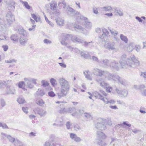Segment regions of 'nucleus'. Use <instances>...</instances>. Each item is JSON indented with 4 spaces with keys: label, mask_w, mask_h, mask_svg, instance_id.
<instances>
[{
    "label": "nucleus",
    "mask_w": 146,
    "mask_h": 146,
    "mask_svg": "<svg viewBox=\"0 0 146 146\" xmlns=\"http://www.w3.org/2000/svg\"><path fill=\"white\" fill-rule=\"evenodd\" d=\"M130 58L127 57L125 54H123L121 57V59L119 61V63L114 60L111 62L110 67L118 70L119 68H128L129 67L135 68L139 65V61L133 56Z\"/></svg>",
    "instance_id": "nucleus-1"
},
{
    "label": "nucleus",
    "mask_w": 146,
    "mask_h": 146,
    "mask_svg": "<svg viewBox=\"0 0 146 146\" xmlns=\"http://www.w3.org/2000/svg\"><path fill=\"white\" fill-rule=\"evenodd\" d=\"M15 21L14 16L9 11L7 12L6 15V20L3 23L1 24V31L4 34L3 37L1 35V40H3L6 39V35L7 28L9 27L10 24Z\"/></svg>",
    "instance_id": "nucleus-2"
},
{
    "label": "nucleus",
    "mask_w": 146,
    "mask_h": 146,
    "mask_svg": "<svg viewBox=\"0 0 146 146\" xmlns=\"http://www.w3.org/2000/svg\"><path fill=\"white\" fill-rule=\"evenodd\" d=\"M71 40L74 42H78L81 43L83 45L86 47H87L88 46L92 47V42H87L82 40L79 38H78L75 36L71 35H66L62 39L61 42V43L63 45L66 46L67 44V40Z\"/></svg>",
    "instance_id": "nucleus-3"
},
{
    "label": "nucleus",
    "mask_w": 146,
    "mask_h": 146,
    "mask_svg": "<svg viewBox=\"0 0 146 146\" xmlns=\"http://www.w3.org/2000/svg\"><path fill=\"white\" fill-rule=\"evenodd\" d=\"M97 138L96 139L95 142L97 144L101 146H104L106 145V143L103 142L102 139H105L106 136L104 133L100 131H97Z\"/></svg>",
    "instance_id": "nucleus-4"
},
{
    "label": "nucleus",
    "mask_w": 146,
    "mask_h": 146,
    "mask_svg": "<svg viewBox=\"0 0 146 146\" xmlns=\"http://www.w3.org/2000/svg\"><path fill=\"white\" fill-rule=\"evenodd\" d=\"M50 5V9L53 11L52 13L53 15H55L57 16H59L60 14V11L59 10L57 9V3L55 1H52L49 3Z\"/></svg>",
    "instance_id": "nucleus-5"
},
{
    "label": "nucleus",
    "mask_w": 146,
    "mask_h": 146,
    "mask_svg": "<svg viewBox=\"0 0 146 146\" xmlns=\"http://www.w3.org/2000/svg\"><path fill=\"white\" fill-rule=\"evenodd\" d=\"M58 82L60 86V88L69 90L70 86L68 82L64 78H59Z\"/></svg>",
    "instance_id": "nucleus-6"
},
{
    "label": "nucleus",
    "mask_w": 146,
    "mask_h": 146,
    "mask_svg": "<svg viewBox=\"0 0 146 146\" xmlns=\"http://www.w3.org/2000/svg\"><path fill=\"white\" fill-rule=\"evenodd\" d=\"M99 120L100 122H98L96 125L95 127L98 129H100L101 130H105L106 128V126L105 125V122L106 121V119L100 118Z\"/></svg>",
    "instance_id": "nucleus-7"
},
{
    "label": "nucleus",
    "mask_w": 146,
    "mask_h": 146,
    "mask_svg": "<svg viewBox=\"0 0 146 146\" xmlns=\"http://www.w3.org/2000/svg\"><path fill=\"white\" fill-rule=\"evenodd\" d=\"M1 135L3 138L7 137L9 140V141L14 144L15 146L17 145V143H19L20 142L18 139H15V138L12 137L10 135H8L3 133H1Z\"/></svg>",
    "instance_id": "nucleus-8"
},
{
    "label": "nucleus",
    "mask_w": 146,
    "mask_h": 146,
    "mask_svg": "<svg viewBox=\"0 0 146 146\" xmlns=\"http://www.w3.org/2000/svg\"><path fill=\"white\" fill-rule=\"evenodd\" d=\"M106 78H107L109 80H113L114 81L117 80V78H119V76L117 75H113L109 72L105 71V74L104 75Z\"/></svg>",
    "instance_id": "nucleus-9"
},
{
    "label": "nucleus",
    "mask_w": 146,
    "mask_h": 146,
    "mask_svg": "<svg viewBox=\"0 0 146 146\" xmlns=\"http://www.w3.org/2000/svg\"><path fill=\"white\" fill-rule=\"evenodd\" d=\"M67 9L68 14L71 16H77L80 14L79 12L75 11L69 6H68L67 7Z\"/></svg>",
    "instance_id": "nucleus-10"
},
{
    "label": "nucleus",
    "mask_w": 146,
    "mask_h": 146,
    "mask_svg": "<svg viewBox=\"0 0 146 146\" xmlns=\"http://www.w3.org/2000/svg\"><path fill=\"white\" fill-rule=\"evenodd\" d=\"M115 90L117 94L121 97H127L128 94V91L126 89L122 90L120 89L116 88Z\"/></svg>",
    "instance_id": "nucleus-11"
},
{
    "label": "nucleus",
    "mask_w": 146,
    "mask_h": 146,
    "mask_svg": "<svg viewBox=\"0 0 146 146\" xmlns=\"http://www.w3.org/2000/svg\"><path fill=\"white\" fill-rule=\"evenodd\" d=\"M69 90L60 88V91L58 93L57 95L59 99L61 98L66 96Z\"/></svg>",
    "instance_id": "nucleus-12"
},
{
    "label": "nucleus",
    "mask_w": 146,
    "mask_h": 146,
    "mask_svg": "<svg viewBox=\"0 0 146 146\" xmlns=\"http://www.w3.org/2000/svg\"><path fill=\"white\" fill-rule=\"evenodd\" d=\"M34 111L35 113H37L41 117L44 116L47 113L46 111L45 110L42 109H40L38 108H35L34 110Z\"/></svg>",
    "instance_id": "nucleus-13"
},
{
    "label": "nucleus",
    "mask_w": 146,
    "mask_h": 146,
    "mask_svg": "<svg viewBox=\"0 0 146 146\" xmlns=\"http://www.w3.org/2000/svg\"><path fill=\"white\" fill-rule=\"evenodd\" d=\"M4 85L5 86H7V88L6 90V93L8 94H15L14 92L15 89H11L9 87V86L7 84V82L6 81H4V83L1 82V86Z\"/></svg>",
    "instance_id": "nucleus-14"
},
{
    "label": "nucleus",
    "mask_w": 146,
    "mask_h": 146,
    "mask_svg": "<svg viewBox=\"0 0 146 146\" xmlns=\"http://www.w3.org/2000/svg\"><path fill=\"white\" fill-rule=\"evenodd\" d=\"M92 72L95 75L100 76L104 75L105 74V71H102L97 68L94 69L93 70Z\"/></svg>",
    "instance_id": "nucleus-15"
},
{
    "label": "nucleus",
    "mask_w": 146,
    "mask_h": 146,
    "mask_svg": "<svg viewBox=\"0 0 146 146\" xmlns=\"http://www.w3.org/2000/svg\"><path fill=\"white\" fill-rule=\"evenodd\" d=\"M104 47L110 51L113 50L115 49L114 44L113 43L109 42L106 44Z\"/></svg>",
    "instance_id": "nucleus-16"
},
{
    "label": "nucleus",
    "mask_w": 146,
    "mask_h": 146,
    "mask_svg": "<svg viewBox=\"0 0 146 146\" xmlns=\"http://www.w3.org/2000/svg\"><path fill=\"white\" fill-rule=\"evenodd\" d=\"M76 109L74 108H64L63 110H61L60 111L61 113H64L67 112L72 113L75 112H76Z\"/></svg>",
    "instance_id": "nucleus-17"
},
{
    "label": "nucleus",
    "mask_w": 146,
    "mask_h": 146,
    "mask_svg": "<svg viewBox=\"0 0 146 146\" xmlns=\"http://www.w3.org/2000/svg\"><path fill=\"white\" fill-rule=\"evenodd\" d=\"M24 80L25 81V86L28 88L30 89L33 88L34 86L31 83V82L29 78H24Z\"/></svg>",
    "instance_id": "nucleus-18"
},
{
    "label": "nucleus",
    "mask_w": 146,
    "mask_h": 146,
    "mask_svg": "<svg viewBox=\"0 0 146 146\" xmlns=\"http://www.w3.org/2000/svg\"><path fill=\"white\" fill-rule=\"evenodd\" d=\"M100 92L101 93V94L96 91H95L93 93L94 95V96L96 98L100 99L102 96V94L103 95L105 96H107V94L104 91L102 90H100Z\"/></svg>",
    "instance_id": "nucleus-19"
},
{
    "label": "nucleus",
    "mask_w": 146,
    "mask_h": 146,
    "mask_svg": "<svg viewBox=\"0 0 146 146\" xmlns=\"http://www.w3.org/2000/svg\"><path fill=\"white\" fill-rule=\"evenodd\" d=\"M15 2L13 0H11L8 4V8L9 10L13 11L15 9Z\"/></svg>",
    "instance_id": "nucleus-20"
},
{
    "label": "nucleus",
    "mask_w": 146,
    "mask_h": 146,
    "mask_svg": "<svg viewBox=\"0 0 146 146\" xmlns=\"http://www.w3.org/2000/svg\"><path fill=\"white\" fill-rule=\"evenodd\" d=\"M102 30L103 34L99 37L101 39H103L105 36H107L109 33L108 30L105 28L102 29Z\"/></svg>",
    "instance_id": "nucleus-21"
},
{
    "label": "nucleus",
    "mask_w": 146,
    "mask_h": 146,
    "mask_svg": "<svg viewBox=\"0 0 146 146\" xmlns=\"http://www.w3.org/2000/svg\"><path fill=\"white\" fill-rule=\"evenodd\" d=\"M80 55L82 57L86 59L89 58L90 57V55L88 52L86 51L81 52Z\"/></svg>",
    "instance_id": "nucleus-22"
},
{
    "label": "nucleus",
    "mask_w": 146,
    "mask_h": 146,
    "mask_svg": "<svg viewBox=\"0 0 146 146\" xmlns=\"http://www.w3.org/2000/svg\"><path fill=\"white\" fill-rule=\"evenodd\" d=\"M58 6L60 9H65L66 7V2L64 0H62L58 3Z\"/></svg>",
    "instance_id": "nucleus-23"
},
{
    "label": "nucleus",
    "mask_w": 146,
    "mask_h": 146,
    "mask_svg": "<svg viewBox=\"0 0 146 146\" xmlns=\"http://www.w3.org/2000/svg\"><path fill=\"white\" fill-rule=\"evenodd\" d=\"M19 34L23 35V36H27L28 35V33L23 28H20L18 29Z\"/></svg>",
    "instance_id": "nucleus-24"
},
{
    "label": "nucleus",
    "mask_w": 146,
    "mask_h": 146,
    "mask_svg": "<svg viewBox=\"0 0 146 146\" xmlns=\"http://www.w3.org/2000/svg\"><path fill=\"white\" fill-rule=\"evenodd\" d=\"M111 62H109L108 60L105 59L101 61L100 64H103L105 66H110Z\"/></svg>",
    "instance_id": "nucleus-25"
},
{
    "label": "nucleus",
    "mask_w": 146,
    "mask_h": 146,
    "mask_svg": "<svg viewBox=\"0 0 146 146\" xmlns=\"http://www.w3.org/2000/svg\"><path fill=\"white\" fill-rule=\"evenodd\" d=\"M11 39L14 41H17L19 39V36L18 35L16 34L12 35L10 37Z\"/></svg>",
    "instance_id": "nucleus-26"
},
{
    "label": "nucleus",
    "mask_w": 146,
    "mask_h": 146,
    "mask_svg": "<svg viewBox=\"0 0 146 146\" xmlns=\"http://www.w3.org/2000/svg\"><path fill=\"white\" fill-rule=\"evenodd\" d=\"M45 94V93L43 90L38 89L36 92V94L38 96H42Z\"/></svg>",
    "instance_id": "nucleus-27"
},
{
    "label": "nucleus",
    "mask_w": 146,
    "mask_h": 146,
    "mask_svg": "<svg viewBox=\"0 0 146 146\" xmlns=\"http://www.w3.org/2000/svg\"><path fill=\"white\" fill-rule=\"evenodd\" d=\"M74 29L76 31L82 32L84 31V29L81 26L76 25L74 26Z\"/></svg>",
    "instance_id": "nucleus-28"
},
{
    "label": "nucleus",
    "mask_w": 146,
    "mask_h": 146,
    "mask_svg": "<svg viewBox=\"0 0 146 146\" xmlns=\"http://www.w3.org/2000/svg\"><path fill=\"white\" fill-rule=\"evenodd\" d=\"M56 23L57 25L60 26H62L64 24V20L60 18H58L56 19Z\"/></svg>",
    "instance_id": "nucleus-29"
},
{
    "label": "nucleus",
    "mask_w": 146,
    "mask_h": 146,
    "mask_svg": "<svg viewBox=\"0 0 146 146\" xmlns=\"http://www.w3.org/2000/svg\"><path fill=\"white\" fill-rule=\"evenodd\" d=\"M134 43H130L127 47V50L128 52L132 51L134 48Z\"/></svg>",
    "instance_id": "nucleus-30"
},
{
    "label": "nucleus",
    "mask_w": 146,
    "mask_h": 146,
    "mask_svg": "<svg viewBox=\"0 0 146 146\" xmlns=\"http://www.w3.org/2000/svg\"><path fill=\"white\" fill-rule=\"evenodd\" d=\"M119 82L121 84L123 85H125L127 84V82L126 80L123 79L121 78L119 76V78H117Z\"/></svg>",
    "instance_id": "nucleus-31"
},
{
    "label": "nucleus",
    "mask_w": 146,
    "mask_h": 146,
    "mask_svg": "<svg viewBox=\"0 0 146 146\" xmlns=\"http://www.w3.org/2000/svg\"><path fill=\"white\" fill-rule=\"evenodd\" d=\"M109 30L111 33V34L114 36V37L115 39L117 40V38L116 36L118 34V32L114 29H109Z\"/></svg>",
    "instance_id": "nucleus-32"
},
{
    "label": "nucleus",
    "mask_w": 146,
    "mask_h": 146,
    "mask_svg": "<svg viewBox=\"0 0 146 146\" xmlns=\"http://www.w3.org/2000/svg\"><path fill=\"white\" fill-rule=\"evenodd\" d=\"M19 42L21 45L24 46L26 44L27 41L24 37H21L19 39Z\"/></svg>",
    "instance_id": "nucleus-33"
},
{
    "label": "nucleus",
    "mask_w": 146,
    "mask_h": 146,
    "mask_svg": "<svg viewBox=\"0 0 146 146\" xmlns=\"http://www.w3.org/2000/svg\"><path fill=\"white\" fill-rule=\"evenodd\" d=\"M84 74L86 78L87 79L91 80H92V78L90 75V74L88 73V70L85 71L84 72Z\"/></svg>",
    "instance_id": "nucleus-34"
},
{
    "label": "nucleus",
    "mask_w": 146,
    "mask_h": 146,
    "mask_svg": "<svg viewBox=\"0 0 146 146\" xmlns=\"http://www.w3.org/2000/svg\"><path fill=\"white\" fill-rule=\"evenodd\" d=\"M120 38L122 41H124L125 43H127V42L128 39L126 36H124L123 34H121L120 35Z\"/></svg>",
    "instance_id": "nucleus-35"
},
{
    "label": "nucleus",
    "mask_w": 146,
    "mask_h": 146,
    "mask_svg": "<svg viewBox=\"0 0 146 146\" xmlns=\"http://www.w3.org/2000/svg\"><path fill=\"white\" fill-rule=\"evenodd\" d=\"M21 2L27 9H31V7L29 5L27 2L23 1H21Z\"/></svg>",
    "instance_id": "nucleus-36"
},
{
    "label": "nucleus",
    "mask_w": 146,
    "mask_h": 146,
    "mask_svg": "<svg viewBox=\"0 0 146 146\" xmlns=\"http://www.w3.org/2000/svg\"><path fill=\"white\" fill-rule=\"evenodd\" d=\"M84 25L86 28H90L92 26V23L90 22H85Z\"/></svg>",
    "instance_id": "nucleus-37"
},
{
    "label": "nucleus",
    "mask_w": 146,
    "mask_h": 146,
    "mask_svg": "<svg viewBox=\"0 0 146 146\" xmlns=\"http://www.w3.org/2000/svg\"><path fill=\"white\" fill-rule=\"evenodd\" d=\"M84 114L85 117L87 119H92V117L90 113L85 112L84 113Z\"/></svg>",
    "instance_id": "nucleus-38"
},
{
    "label": "nucleus",
    "mask_w": 146,
    "mask_h": 146,
    "mask_svg": "<svg viewBox=\"0 0 146 146\" xmlns=\"http://www.w3.org/2000/svg\"><path fill=\"white\" fill-rule=\"evenodd\" d=\"M44 146H55L54 143L51 141H47L45 143Z\"/></svg>",
    "instance_id": "nucleus-39"
},
{
    "label": "nucleus",
    "mask_w": 146,
    "mask_h": 146,
    "mask_svg": "<svg viewBox=\"0 0 146 146\" xmlns=\"http://www.w3.org/2000/svg\"><path fill=\"white\" fill-rule=\"evenodd\" d=\"M36 102L37 104L40 106H42L44 103L43 101L41 99L36 100Z\"/></svg>",
    "instance_id": "nucleus-40"
},
{
    "label": "nucleus",
    "mask_w": 146,
    "mask_h": 146,
    "mask_svg": "<svg viewBox=\"0 0 146 146\" xmlns=\"http://www.w3.org/2000/svg\"><path fill=\"white\" fill-rule=\"evenodd\" d=\"M25 82L23 81H21L19 82L18 84V86L19 88L23 89H25V88L23 87V86H25Z\"/></svg>",
    "instance_id": "nucleus-41"
},
{
    "label": "nucleus",
    "mask_w": 146,
    "mask_h": 146,
    "mask_svg": "<svg viewBox=\"0 0 146 146\" xmlns=\"http://www.w3.org/2000/svg\"><path fill=\"white\" fill-rule=\"evenodd\" d=\"M17 101L19 104H22L25 102V100L23 98H19L17 99Z\"/></svg>",
    "instance_id": "nucleus-42"
},
{
    "label": "nucleus",
    "mask_w": 146,
    "mask_h": 146,
    "mask_svg": "<svg viewBox=\"0 0 146 146\" xmlns=\"http://www.w3.org/2000/svg\"><path fill=\"white\" fill-rule=\"evenodd\" d=\"M104 80H105L104 79L101 78H98L96 80V82L99 84L101 83H101L104 81Z\"/></svg>",
    "instance_id": "nucleus-43"
},
{
    "label": "nucleus",
    "mask_w": 146,
    "mask_h": 146,
    "mask_svg": "<svg viewBox=\"0 0 146 146\" xmlns=\"http://www.w3.org/2000/svg\"><path fill=\"white\" fill-rule=\"evenodd\" d=\"M92 59L93 61L97 62L99 64H100V63L101 62V61L99 60L98 58L95 56H92Z\"/></svg>",
    "instance_id": "nucleus-44"
},
{
    "label": "nucleus",
    "mask_w": 146,
    "mask_h": 146,
    "mask_svg": "<svg viewBox=\"0 0 146 146\" xmlns=\"http://www.w3.org/2000/svg\"><path fill=\"white\" fill-rule=\"evenodd\" d=\"M41 83L42 85L44 87L48 86L49 84V83L47 81L44 80H42L41 81Z\"/></svg>",
    "instance_id": "nucleus-45"
},
{
    "label": "nucleus",
    "mask_w": 146,
    "mask_h": 146,
    "mask_svg": "<svg viewBox=\"0 0 146 146\" xmlns=\"http://www.w3.org/2000/svg\"><path fill=\"white\" fill-rule=\"evenodd\" d=\"M100 99L102 100L106 104H108L109 100H108L106 98L102 96Z\"/></svg>",
    "instance_id": "nucleus-46"
},
{
    "label": "nucleus",
    "mask_w": 146,
    "mask_h": 146,
    "mask_svg": "<svg viewBox=\"0 0 146 146\" xmlns=\"http://www.w3.org/2000/svg\"><path fill=\"white\" fill-rule=\"evenodd\" d=\"M50 82L51 85L52 86H54L56 84L55 83L56 82V80L54 78H52L50 79Z\"/></svg>",
    "instance_id": "nucleus-47"
},
{
    "label": "nucleus",
    "mask_w": 146,
    "mask_h": 146,
    "mask_svg": "<svg viewBox=\"0 0 146 146\" xmlns=\"http://www.w3.org/2000/svg\"><path fill=\"white\" fill-rule=\"evenodd\" d=\"M100 86H101L102 87L104 88H105L106 87H107V86H108V84L105 83V82L104 81H103V82L101 83V84H100Z\"/></svg>",
    "instance_id": "nucleus-48"
},
{
    "label": "nucleus",
    "mask_w": 146,
    "mask_h": 146,
    "mask_svg": "<svg viewBox=\"0 0 146 146\" xmlns=\"http://www.w3.org/2000/svg\"><path fill=\"white\" fill-rule=\"evenodd\" d=\"M105 88L106 89L107 92L109 93L113 89L111 87L109 86V85L107 86V87H106Z\"/></svg>",
    "instance_id": "nucleus-49"
},
{
    "label": "nucleus",
    "mask_w": 146,
    "mask_h": 146,
    "mask_svg": "<svg viewBox=\"0 0 146 146\" xmlns=\"http://www.w3.org/2000/svg\"><path fill=\"white\" fill-rule=\"evenodd\" d=\"M29 79L30 81L33 83L34 84H35L36 85L37 84L36 83V79H34L33 78H29Z\"/></svg>",
    "instance_id": "nucleus-50"
},
{
    "label": "nucleus",
    "mask_w": 146,
    "mask_h": 146,
    "mask_svg": "<svg viewBox=\"0 0 146 146\" xmlns=\"http://www.w3.org/2000/svg\"><path fill=\"white\" fill-rule=\"evenodd\" d=\"M103 9L106 11H109L112 8L110 6H107L103 7Z\"/></svg>",
    "instance_id": "nucleus-51"
},
{
    "label": "nucleus",
    "mask_w": 146,
    "mask_h": 146,
    "mask_svg": "<svg viewBox=\"0 0 146 146\" xmlns=\"http://www.w3.org/2000/svg\"><path fill=\"white\" fill-rule=\"evenodd\" d=\"M1 127L3 129H8L9 127L5 123H1Z\"/></svg>",
    "instance_id": "nucleus-52"
},
{
    "label": "nucleus",
    "mask_w": 146,
    "mask_h": 146,
    "mask_svg": "<svg viewBox=\"0 0 146 146\" xmlns=\"http://www.w3.org/2000/svg\"><path fill=\"white\" fill-rule=\"evenodd\" d=\"M44 43L47 44H50L52 43V41L47 39H45L43 41Z\"/></svg>",
    "instance_id": "nucleus-53"
},
{
    "label": "nucleus",
    "mask_w": 146,
    "mask_h": 146,
    "mask_svg": "<svg viewBox=\"0 0 146 146\" xmlns=\"http://www.w3.org/2000/svg\"><path fill=\"white\" fill-rule=\"evenodd\" d=\"M74 141L76 142H78L81 141V139L80 137H78L77 135L75 137L74 139Z\"/></svg>",
    "instance_id": "nucleus-54"
},
{
    "label": "nucleus",
    "mask_w": 146,
    "mask_h": 146,
    "mask_svg": "<svg viewBox=\"0 0 146 146\" xmlns=\"http://www.w3.org/2000/svg\"><path fill=\"white\" fill-rule=\"evenodd\" d=\"M48 95L49 96L51 97H53L55 95V94L52 91L49 92L48 93Z\"/></svg>",
    "instance_id": "nucleus-55"
},
{
    "label": "nucleus",
    "mask_w": 146,
    "mask_h": 146,
    "mask_svg": "<svg viewBox=\"0 0 146 146\" xmlns=\"http://www.w3.org/2000/svg\"><path fill=\"white\" fill-rule=\"evenodd\" d=\"M1 105L2 107H4L6 103L4 100H1Z\"/></svg>",
    "instance_id": "nucleus-56"
},
{
    "label": "nucleus",
    "mask_w": 146,
    "mask_h": 146,
    "mask_svg": "<svg viewBox=\"0 0 146 146\" xmlns=\"http://www.w3.org/2000/svg\"><path fill=\"white\" fill-rule=\"evenodd\" d=\"M98 9L95 7H94L93 8V13L95 14H98V12L97 10Z\"/></svg>",
    "instance_id": "nucleus-57"
},
{
    "label": "nucleus",
    "mask_w": 146,
    "mask_h": 146,
    "mask_svg": "<svg viewBox=\"0 0 146 146\" xmlns=\"http://www.w3.org/2000/svg\"><path fill=\"white\" fill-rule=\"evenodd\" d=\"M64 124V122L62 119H60L59 120V122L58 125L60 126H62Z\"/></svg>",
    "instance_id": "nucleus-58"
},
{
    "label": "nucleus",
    "mask_w": 146,
    "mask_h": 146,
    "mask_svg": "<svg viewBox=\"0 0 146 146\" xmlns=\"http://www.w3.org/2000/svg\"><path fill=\"white\" fill-rule=\"evenodd\" d=\"M76 136V134L73 133H70V138L74 140L75 137Z\"/></svg>",
    "instance_id": "nucleus-59"
},
{
    "label": "nucleus",
    "mask_w": 146,
    "mask_h": 146,
    "mask_svg": "<svg viewBox=\"0 0 146 146\" xmlns=\"http://www.w3.org/2000/svg\"><path fill=\"white\" fill-rule=\"evenodd\" d=\"M74 128L75 130L78 131L80 130V127L77 124H75L74 125Z\"/></svg>",
    "instance_id": "nucleus-60"
},
{
    "label": "nucleus",
    "mask_w": 146,
    "mask_h": 146,
    "mask_svg": "<svg viewBox=\"0 0 146 146\" xmlns=\"http://www.w3.org/2000/svg\"><path fill=\"white\" fill-rule=\"evenodd\" d=\"M117 12L118 13V15L120 16H123V12L120 10H116Z\"/></svg>",
    "instance_id": "nucleus-61"
},
{
    "label": "nucleus",
    "mask_w": 146,
    "mask_h": 146,
    "mask_svg": "<svg viewBox=\"0 0 146 146\" xmlns=\"http://www.w3.org/2000/svg\"><path fill=\"white\" fill-rule=\"evenodd\" d=\"M135 49L136 50V51L138 52L140 51L141 49V46L139 45H136L135 46Z\"/></svg>",
    "instance_id": "nucleus-62"
},
{
    "label": "nucleus",
    "mask_w": 146,
    "mask_h": 146,
    "mask_svg": "<svg viewBox=\"0 0 146 146\" xmlns=\"http://www.w3.org/2000/svg\"><path fill=\"white\" fill-rule=\"evenodd\" d=\"M2 47L3 48L4 50L5 51H7V50L8 48V46L7 45H3L2 46Z\"/></svg>",
    "instance_id": "nucleus-63"
},
{
    "label": "nucleus",
    "mask_w": 146,
    "mask_h": 146,
    "mask_svg": "<svg viewBox=\"0 0 146 146\" xmlns=\"http://www.w3.org/2000/svg\"><path fill=\"white\" fill-rule=\"evenodd\" d=\"M145 88V86L144 85L142 84L140 85H139V89L141 91Z\"/></svg>",
    "instance_id": "nucleus-64"
}]
</instances>
